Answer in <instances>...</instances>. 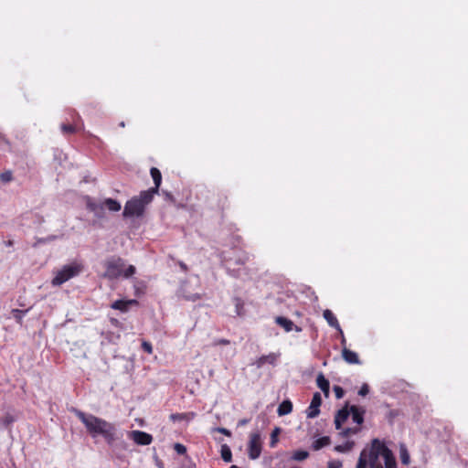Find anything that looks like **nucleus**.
Masks as SVG:
<instances>
[{
  "mask_svg": "<svg viewBox=\"0 0 468 468\" xmlns=\"http://www.w3.org/2000/svg\"><path fill=\"white\" fill-rule=\"evenodd\" d=\"M397 468L392 452L378 439L372 440L360 452L356 468Z\"/></svg>",
  "mask_w": 468,
  "mask_h": 468,
  "instance_id": "f257e3e1",
  "label": "nucleus"
},
{
  "mask_svg": "<svg viewBox=\"0 0 468 468\" xmlns=\"http://www.w3.org/2000/svg\"><path fill=\"white\" fill-rule=\"evenodd\" d=\"M73 411L92 437H97L98 435L102 436L107 444L111 447L122 439V433L118 431L113 423L108 422L92 414H86L76 409H74Z\"/></svg>",
  "mask_w": 468,
  "mask_h": 468,
  "instance_id": "f03ea898",
  "label": "nucleus"
},
{
  "mask_svg": "<svg viewBox=\"0 0 468 468\" xmlns=\"http://www.w3.org/2000/svg\"><path fill=\"white\" fill-rule=\"evenodd\" d=\"M103 266L105 268L103 276L110 280L118 279L119 277L128 279L136 271V268L133 265H126L123 259L116 256L107 259Z\"/></svg>",
  "mask_w": 468,
  "mask_h": 468,
  "instance_id": "7ed1b4c3",
  "label": "nucleus"
},
{
  "mask_svg": "<svg viewBox=\"0 0 468 468\" xmlns=\"http://www.w3.org/2000/svg\"><path fill=\"white\" fill-rule=\"evenodd\" d=\"M154 198L152 191H142L138 196L132 197L124 206L122 216L124 218H139L144 213L145 207Z\"/></svg>",
  "mask_w": 468,
  "mask_h": 468,
  "instance_id": "20e7f679",
  "label": "nucleus"
},
{
  "mask_svg": "<svg viewBox=\"0 0 468 468\" xmlns=\"http://www.w3.org/2000/svg\"><path fill=\"white\" fill-rule=\"evenodd\" d=\"M86 207L92 212L97 218L105 217V210L110 212H118L122 208L119 201L113 198L94 199L90 197H85Z\"/></svg>",
  "mask_w": 468,
  "mask_h": 468,
  "instance_id": "39448f33",
  "label": "nucleus"
},
{
  "mask_svg": "<svg viewBox=\"0 0 468 468\" xmlns=\"http://www.w3.org/2000/svg\"><path fill=\"white\" fill-rule=\"evenodd\" d=\"M83 270L81 263L77 261L70 262L62 266L60 269L54 271V277L51 281L53 286H60L71 278L80 274Z\"/></svg>",
  "mask_w": 468,
  "mask_h": 468,
  "instance_id": "423d86ee",
  "label": "nucleus"
},
{
  "mask_svg": "<svg viewBox=\"0 0 468 468\" xmlns=\"http://www.w3.org/2000/svg\"><path fill=\"white\" fill-rule=\"evenodd\" d=\"M261 453V439L259 431L252 432L248 444V454L251 460H256Z\"/></svg>",
  "mask_w": 468,
  "mask_h": 468,
  "instance_id": "0eeeda50",
  "label": "nucleus"
},
{
  "mask_svg": "<svg viewBox=\"0 0 468 468\" xmlns=\"http://www.w3.org/2000/svg\"><path fill=\"white\" fill-rule=\"evenodd\" d=\"M233 253L235 254V257H231L227 252L222 253V261L227 265L228 271H229V268L232 265V263L242 265V264H245L249 261V255L244 251H241L239 250H235L233 251Z\"/></svg>",
  "mask_w": 468,
  "mask_h": 468,
  "instance_id": "6e6552de",
  "label": "nucleus"
},
{
  "mask_svg": "<svg viewBox=\"0 0 468 468\" xmlns=\"http://www.w3.org/2000/svg\"><path fill=\"white\" fill-rule=\"evenodd\" d=\"M129 437L138 445H149L153 441L151 434L142 431H133Z\"/></svg>",
  "mask_w": 468,
  "mask_h": 468,
  "instance_id": "1a4fd4ad",
  "label": "nucleus"
},
{
  "mask_svg": "<svg viewBox=\"0 0 468 468\" xmlns=\"http://www.w3.org/2000/svg\"><path fill=\"white\" fill-rule=\"evenodd\" d=\"M322 403V398L319 392H315L313 396L311 404L307 410V417L310 419H314L320 413L319 407Z\"/></svg>",
  "mask_w": 468,
  "mask_h": 468,
  "instance_id": "9d476101",
  "label": "nucleus"
},
{
  "mask_svg": "<svg viewBox=\"0 0 468 468\" xmlns=\"http://www.w3.org/2000/svg\"><path fill=\"white\" fill-rule=\"evenodd\" d=\"M137 303L138 302L136 300H117L112 303L111 307L112 309L125 313L128 311L131 305H134Z\"/></svg>",
  "mask_w": 468,
  "mask_h": 468,
  "instance_id": "9b49d317",
  "label": "nucleus"
},
{
  "mask_svg": "<svg viewBox=\"0 0 468 468\" xmlns=\"http://www.w3.org/2000/svg\"><path fill=\"white\" fill-rule=\"evenodd\" d=\"M350 414H351L352 420L355 423H356L357 425H360L363 423L364 414H365L364 409L357 407V406H351L350 410H349V415Z\"/></svg>",
  "mask_w": 468,
  "mask_h": 468,
  "instance_id": "f8f14e48",
  "label": "nucleus"
},
{
  "mask_svg": "<svg viewBox=\"0 0 468 468\" xmlns=\"http://www.w3.org/2000/svg\"><path fill=\"white\" fill-rule=\"evenodd\" d=\"M276 323L284 328L286 332H291L295 329V331L300 332L302 329L296 325H294L293 322L288 318L278 316L276 317Z\"/></svg>",
  "mask_w": 468,
  "mask_h": 468,
  "instance_id": "ddd939ff",
  "label": "nucleus"
},
{
  "mask_svg": "<svg viewBox=\"0 0 468 468\" xmlns=\"http://www.w3.org/2000/svg\"><path fill=\"white\" fill-rule=\"evenodd\" d=\"M323 316L331 327L338 330L341 334L343 333L336 317L331 310H324Z\"/></svg>",
  "mask_w": 468,
  "mask_h": 468,
  "instance_id": "4468645a",
  "label": "nucleus"
},
{
  "mask_svg": "<svg viewBox=\"0 0 468 468\" xmlns=\"http://www.w3.org/2000/svg\"><path fill=\"white\" fill-rule=\"evenodd\" d=\"M150 173H151V176L154 183V187L150 188L147 191H152L153 196H154L158 192V188L161 185L162 176H161L160 171L155 167H152L150 170Z\"/></svg>",
  "mask_w": 468,
  "mask_h": 468,
  "instance_id": "2eb2a0df",
  "label": "nucleus"
},
{
  "mask_svg": "<svg viewBox=\"0 0 468 468\" xmlns=\"http://www.w3.org/2000/svg\"><path fill=\"white\" fill-rule=\"evenodd\" d=\"M342 356L344 360L348 364H360V360L358 358L357 354L350 349H347L346 347L343 348Z\"/></svg>",
  "mask_w": 468,
  "mask_h": 468,
  "instance_id": "dca6fc26",
  "label": "nucleus"
},
{
  "mask_svg": "<svg viewBox=\"0 0 468 468\" xmlns=\"http://www.w3.org/2000/svg\"><path fill=\"white\" fill-rule=\"evenodd\" d=\"M349 417V410L346 409H342L337 411L335 417V425L336 430H340L342 427V424L346 421V420Z\"/></svg>",
  "mask_w": 468,
  "mask_h": 468,
  "instance_id": "f3484780",
  "label": "nucleus"
},
{
  "mask_svg": "<svg viewBox=\"0 0 468 468\" xmlns=\"http://www.w3.org/2000/svg\"><path fill=\"white\" fill-rule=\"evenodd\" d=\"M316 384H317L318 388L324 392L325 397H328L329 389H330V383L322 373H320L317 376Z\"/></svg>",
  "mask_w": 468,
  "mask_h": 468,
  "instance_id": "a211bd4d",
  "label": "nucleus"
},
{
  "mask_svg": "<svg viewBox=\"0 0 468 468\" xmlns=\"http://www.w3.org/2000/svg\"><path fill=\"white\" fill-rule=\"evenodd\" d=\"M235 355L236 347L232 344L229 346H224V347L220 349V356L226 360L231 359Z\"/></svg>",
  "mask_w": 468,
  "mask_h": 468,
  "instance_id": "6ab92c4d",
  "label": "nucleus"
},
{
  "mask_svg": "<svg viewBox=\"0 0 468 468\" xmlns=\"http://www.w3.org/2000/svg\"><path fill=\"white\" fill-rule=\"evenodd\" d=\"M292 410V404L290 400H283L278 407L277 413L279 416H284L291 413Z\"/></svg>",
  "mask_w": 468,
  "mask_h": 468,
  "instance_id": "aec40b11",
  "label": "nucleus"
},
{
  "mask_svg": "<svg viewBox=\"0 0 468 468\" xmlns=\"http://www.w3.org/2000/svg\"><path fill=\"white\" fill-rule=\"evenodd\" d=\"M276 361V356L274 354H270L268 356H261L256 362L255 365L258 368L261 367L265 364H271L273 365Z\"/></svg>",
  "mask_w": 468,
  "mask_h": 468,
  "instance_id": "412c9836",
  "label": "nucleus"
},
{
  "mask_svg": "<svg viewBox=\"0 0 468 468\" xmlns=\"http://www.w3.org/2000/svg\"><path fill=\"white\" fill-rule=\"evenodd\" d=\"M196 417V414L194 412H187V413H175L170 416L171 420L174 421H179V420H186L189 421L193 420Z\"/></svg>",
  "mask_w": 468,
  "mask_h": 468,
  "instance_id": "4be33fe9",
  "label": "nucleus"
},
{
  "mask_svg": "<svg viewBox=\"0 0 468 468\" xmlns=\"http://www.w3.org/2000/svg\"><path fill=\"white\" fill-rule=\"evenodd\" d=\"M330 444V438L328 436H324L321 438L316 439L313 444L312 447L314 450L318 451L322 449L324 446H327Z\"/></svg>",
  "mask_w": 468,
  "mask_h": 468,
  "instance_id": "5701e85b",
  "label": "nucleus"
},
{
  "mask_svg": "<svg viewBox=\"0 0 468 468\" xmlns=\"http://www.w3.org/2000/svg\"><path fill=\"white\" fill-rule=\"evenodd\" d=\"M220 455L224 462L230 463L232 461V452L229 445L222 444L220 447Z\"/></svg>",
  "mask_w": 468,
  "mask_h": 468,
  "instance_id": "b1692460",
  "label": "nucleus"
},
{
  "mask_svg": "<svg viewBox=\"0 0 468 468\" xmlns=\"http://www.w3.org/2000/svg\"><path fill=\"white\" fill-rule=\"evenodd\" d=\"M309 457V452L303 450H297L292 452L291 459L297 462H302Z\"/></svg>",
  "mask_w": 468,
  "mask_h": 468,
  "instance_id": "393cba45",
  "label": "nucleus"
},
{
  "mask_svg": "<svg viewBox=\"0 0 468 468\" xmlns=\"http://www.w3.org/2000/svg\"><path fill=\"white\" fill-rule=\"evenodd\" d=\"M354 445H355L354 441H346L343 444L336 445L335 447V450L337 452H342V453L348 452H350L353 449Z\"/></svg>",
  "mask_w": 468,
  "mask_h": 468,
  "instance_id": "a878e982",
  "label": "nucleus"
},
{
  "mask_svg": "<svg viewBox=\"0 0 468 468\" xmlns=\"http://www.w3.org/2000/svg\"><path fill=\"white\" fill-rule=\"evenodd\" d=\"M400 460L403 464L410 463V454L407 448L404 445L400 446L399 449Z\"/></svg>",
  "mask_w": 468,
  "mask_h": 468,
  "instance_id": "bb28decb",
  "label": "nucleus"
},
{
  "mask_svg": "<svg viewBox=\"0 0 468 468\" xmlns=\"http://www.w3.org/2000/svg\"><path fill=\"white\" fill-rule=\"evenodd\" d=\"M359 431H360V428H358V427H356V428H346V429L342 430L339 434L342 437H348V436H350L352 434H356Z\"/></svg>",
  "mask_w": 468,
  "mask_h": 468,
  "instance_id": "cd10ccee",
  "label": "nucleus"
},
{
  "mask_svg": "<svg viewBox=\"0 0 468 468\" xmlns=\"http://www.w3.org/2000/svg\"><path fill=\"white\" fill-rule=\"evenodd\" d=\"M182 293L183 297L188 301H197L200 298V295L198 293H188L184 287H182Z\"/></svg>",
  "mask_w": 468,
  "mask_h": 468,
  "instance_id": "c85d7f7f",
  "label": "nucleus"
},
{
  "mask_svg": "<svg viewBox=\"0 0 468 468\" xmlns=\"http://www.w3.org/2000/svg\"><path fill=\"white\" fill-rule=\"evenodd\" d=\"M12 179H13V175H12L11 171H5V172L0 174V180L4 183H8V182L12 181Z\"/></svg>",
  "mask_w": 468,
  "mask_h": 468,
  "instance_id": "c756f323",
  "label": "nucleus"
},
{
  "mask_svg": "<svg viewBox=\"0 0 468 468\" xmlns=\"http://www.w3.org/2000/svg\"><path fill=\"white\" fill-rule=\"evenodd\" d=\"M280 432V429L279 428H275L272 432H271V441H270V446L271 447H274L277 443V436Z\"/></svg>",
  "mask_w": 468,
  "mask_h": 468,
  "instance_id": "7c9ffc66",
  "label": "nucleus"
},
{
  "mask_svg": "<svg viewBox=\"0 0 468 468\" xmlns=\"http://www.w3.org/2000/svg\"><path fill=\"white\" fill-rule=\"evenodd\" d=\"M235 306H236V314L238 315H241L243 313H242V310H243V303L240 299L239 298H236L235 299Z\"/></svg>",
  "mask_w": 468,
  "mask_h": 468,
  "instance_id": "2f4dec72",
  "label": "nucleus"
},
{
  "mask_svg": "<svg viewBox=\"0 0 468 468\" xmlns=\"http://www.w3.org/2000/svg\"><path fill=\"white\" fill-rule=\"evenodd\" d=\"M174 449L176 452V453L183 455L186 452V448L181 443H176L174 445Z\"/></svg>",
  "mask_w": 468,
  "mask_h": 468,
  "instance_id": "473e14b6",
  "label": "nucleus"
},
{
  "mask_svg": "<svg viewBox=\"0 0 468 468\" xmlns=\"http://www.w3.org/2000/svg\"><path fill=\"white\" fill-rule=\"evenodd\" d=\"M333 390L335 394L336 399H342L345 392L344 389L340 386H334Z\"/></svg>",
  "mask_w": 468,
  "mask_h": 468,
  "instance_id": "72a5a7b5",
  "label": "nucleus"
},
{
  "mask_svg": "<svg viewBox=\"0 0 468 468\" xmlns=\"http://www.w3.org/2000/svg\"><path fill=\"white\" fill-rule=\"evenodd\" d=\"M142 348L144 349V351H145L148 354L153 353V346H152L151 343H149V342L144 341L142 343Z\"/></svg>",
  "mask_w": 468,
  "mask_h": 468,
  "instance_id": "f704fd0d",
  "label": "nucleus"
},
{
  "mask_svg": "<svg viewBox=\"0 0 468 468\" xmlns=\"http://www.w3.org/2000/svg\"><path fill=\"white\" fill-rule=\"evenodd\" d=\"M61 130L64 133H74L76 131V128L71 124H62Z\"/></svg>",
  "mask_w": 468,
  "mask_h": 468,
  "instance_id": "c9c22d12",
  "label": "nucleus"
},
{
  "mask_svg": "<svg viewBox=\"0 0 468 468\" xmlns=\"http://www.w3.org/2000/svg\"><path fill=\"white\" fill-rule=\"evenodd\" d=\"M231 343L229 340H227V339H219V340H215L214 343H213V346H229Z\"/></svg>",
  "mask_w": 468,
  "mask_h": 468,
  "instance_id": "e433bc0d",
  "label": "nucleus"
},
{
  "mask_svg": "<svg viewBox=\"0 0 468 468\" xmlns=\"http://www.w3.org/2000/svg\"><path fill=\"white\" fill-rule=\"evenodd\" d=\"M369 392V388L367 384H363L362 387L360 388L359 391H358V394L360 396H366L367 395Z\"/></svg>",
  "mask_w": 468,
  "mask_h": 468,
  "instance_id": "4c0bfd02",
  "label": "nucleus"
},
{
  "mask_svg": "<svg viewBox=\"0 0 468 468\" xmlns=\"http://www.w3.org/2000/svg\"><path fill=\"white\" fill-rule=\"evenodd\" d=\"M327 468H342V463L340 461H331L328 463Z\"/></svg>",
  "mask_w": 468,
  "mask_h": 468,
  "instance_id": "58836bf2",
  "label": "nucleus"
},
{
  "mask_svg": "<svg viewBox=\"0 0 468 468\" xmlns=\"http://www.w3.org/2000/svg\"><path fill=\"white\" fill-rule=\"evenodd\" d=\"M217 431H218V432H220V433H222V434H224L226 436H230L231 435V432L228 429H226V428H218Z\"/></svg>",
  "mask_w": 468,
  "mask_h": 468,
  "instance_id": "ea45409f",
  "label": "nucleus"
},
{
  "mask_svg": "<svg viewBox=\"0 0 468 468\" xmlns=\"http://www.w3.org/2000/svg\"><path fill=\"white\" fill-rule=\"evenodd\" d=\"M248 422H249V420H246V419H242V420H240L239 421V426H244V425H246Z\"/></svg>",
  "mask_w": 468,
  "mask_h": 468,
  "instance_id": "a19ab883",
  "label": "nucleus"
},
{
  "mask_svg": "<svg viewBox=\"0 0 468 468\" xmlns=\"http://www.w3.org/2000/svg\"><path fill=\"white\" fill-rule=\"evenodd\" d=\"M5 245L10 247V246H13V241L12 240H8L5 242Z\"/></svg>",
  "mask_w": 468,
  "mask_h": 468,
  "instance_id": "79ce46f5",
  "label": "nucleus"
},
{
  "mask_svg": "<svg viewBox=\"0 0 468 468\" xmlns=\"http://www.w3.org/2000/svg\"><path fill=\"white\" fill-rule=\"evenodd\" d=\"M180 266L182 269L186 270V266L184 263H181Z\"/></svg>",
  "mask_w": 468,
  "mask_h": 468,
  "instance_id": "37998d69",
  "label": "nucleus"
},
{
  "mask_svg": "<svg viewBox=\"0 0 468 468\" xmlns=\"http://www.w3.org/2000/svg\"><path fill=\"white\" fill-rule=\"evenodd\" d=\"M134 287H135L136 293L138 294L139 288L136 285H134Z\"/></svg>",
  "mask_w": 468,
  "mask_h": 468,
  "instance_id": "c03bdc74",
  "label": "nucleus"
},
{
  "mask_svg": "<svg viewBox=\"0 0 468 468\" xmlns=\"http://www.w3.org/2000/svg\"><path fill=\"white\" fill-rule=\"evenodd\" d=\"M120 125H121L122 127H123V126H124V122H122L120 123Z\"/></svg>",
  "mask_w": 468,
  "mask_h": 468,
  "instance_id": "a18cd8bd",
  "label": "nucleus"
},
{
  "mask_svg": "<svg viewBox=\"0 0 468 468\" xmlns=\"http://www.w3.org/2000/svg\"><path fill=\"white\" fill-rule=\"evenodd\" d=\"M230 468H239V467L236 465H232V466H230Z\"/></svg>",
  "mask_w": 468,
  "mask_h": 468,
  "instance_id": "49530a36",
  "label": "nucleus"
}]
</instances>
